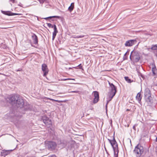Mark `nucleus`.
Segmentation results:
<instances>
[{
    "label": "nucleus",
    "mask_w": 157,
    "mask_h": 157,
    "mask_svg": "<svg viewBox=\"0 0 157 157\" xmlns=\"http://www.w3.org/2000/svg\"><path fill=\"white\" fill-rule=\"evenodd\" d=\"M130 59L134 63L138 62L140 59L139 52L134 50H133L131 53Z\"/></svg>",
    "instance_id": "1"
},
{
    "label": "nucleus",
    "mask_w": 157,
    "mask_h": 157,
    "mask_svg": "<svg viewBox=\"0 0 157 157\" xmlns=\"http://www.w3.org/2000/svg\"><path fill=\"white\" fill-rule=\"evenodd\" d=\"M108 140L113 148L114 157H118V145L115 140L114 136L113 137V140H111L109 139H108Z\"/></svg>",
    "instance_id": "2"
},
{
    "label": "nucleus",
    "mask_w": 157,
    "mask_h": 157,
    "mask_svg": "<svg viewBox=\"0 0 157 157\" xmlns=\"http://www.w3.org/2000/svg\"><path fill=\"white\" fill-rule=\"evenodd\" d=\"M144 98L145 100L148 104L153 102V98L151 96V91L148 88L145 89L144 92Z\"/></svg>",
    "instance_id": "3"
},
{
    "label": "nucleus",
    "mask_w": 157,
    "mask_h": 157,
    "mask_svg": "<svg viewBox=\"0 0 157 157\" xmlns=\"http://www.w3.org/2000/svg\"><path fill=\"white\" fill-rule=\"evenodd\" d=\"M108 83L110 87V91L109 94V101H111L113 97L115 95L117 92V88L113 83H110L108 81Z\"/></svg>",
    "instance_id": "4"
},
{
    "label": "nucleus",
    "mask_w": 157,
    "mask_h": 157,
    "mask_svg": "<svg viewBox=\"0 0 157 157\" xmlns=\"http://www.w3.org/2000/svg\"><path fill=\"white\" fill-rule=\"evenodd\" d=\"M16 106L17 108H22L24 107L25 110H27L28 109V107H26L25 106L24 100L21 97H18L15 103Z\"/></svg>",
    "instance_id": "5"
},
{
    "label": "nucleus",
    "mask_w": 157,
    "mask_h": 157,
    "mask_svg": "<svg viewBox=\"0 0 157 157\" xmlns=\"http://www.w3.org/2000/svg\"><path fill=\"white\" fill-rule=\"evenodd\" d=\"M144 152V148L143 147L139 144L137 145L135 147L133 151V153L136 156L140 157Z\"/></svg>",
    "instance_id": "6"
},
{
    "label": "nucleus",
    "mask_w": 157,
    "mask_h": 157,
    "mask_svg": "<svg viewBox=\"0 0 157 157\" xmlns=\"http://www.w3.org/2000/svg\"><path fill=\"white\" fill-rule=\"evenodd\" d=\"M41 119L46 126L48 128H51L52 126V122L51 120L46 115L43 116Z\"/></svg>",
    "instance_id": "7"
},
{
    "label": "nucleus",
    "mask_w": 157,
    "mask_h": 157,
    "mask_svg": "<svg viewBox=\"0 0 157 157\" xmlns=\"http://www.w3.org/2000/svg\"><path fill=\"white\" fill-rule=\"evenodd\" d=\"M45 144L46 147L50 150H55L57 146L56 143L52 141H46Z\"/></svg>",
    "instance_id": "8"
},
{
    "label": "nucleus",
    "mask_w": 157,
    "mask_h": 157,
    "mask_svg": "<svg viewBox=\"0 0 157 157\" xmlns=\"http://www.w3.org/2000/svg\"><path fill=\"white\" fill-rule=\"evenodd\" d=\"M136 43L137 41L136 40H130L126 41L124 45L126 47H131L136 44Z\"/></svg>",
    "instance_id": "9"
},
{
    "label": "nucleus",
    "mask_w": 157,
    "mask_h": 157,
    "mask_svg": "<svg viewBox=\"0 0 157 157\" xmlns=\"http://www.w3.org/2000/svg\"><path fill=\"white\" fill-rule=\"evenodd\" d=\"M41 67L42 70L44 73L43 75L44 77L46 76L48 72L47 66L46 64L44 63L42 65Z\"/></svg>",
    "instance_id": "10"
},
{
    "label": "nucleus",
    "mask_w": 157,
    "mask_h": 157,
    "mask_svg": "<svg viewBox=\"0 0 157 157\" xmlns=\"http://www.w3.org/2000/svg\"><path fill=\"white\" fill-rule=\"evenodd\" d=\"M94 97L93 100V103L95 104L97 103L99 100V94L98 92L97 91H94L93 92Z\"/></svg>",
    "instance_id": "11"
},
{
    "label": "nucleus",
    "mask_w": 157,
    "mask_h": 157,
    "mask_svg": "<svg viewBox=\"0 0 157 157\" xmlns=\"http://www.w3.org/2000/svg\"><path fill=\"white\" fill-rule=\"evenodd\" d=\"M14 149L10 150H2L0 153V155L2 156H4L7 155L9 154Z\"/></svg>",
    "instance_id": "12"
},
{
    "label": "nucleus",
    "mask_w": 157,
    "mask_h": 157,
    "mask_svg": "<svg viewBox=\"0 0 157 157\" xmlns=\"http://www.w3.org/2000/svg\"><path fill=\"white\" fill-rule=\"evenodd\" d=\"M1 12L2 13L5 15H8L9 16H11L15 15H21V14L15 13L12 12L11 11H4L1 10Z\"/></svg>",
    "instance_id": "13"
},
{
    "label": "nucleus",
    "mask_w": 157,
    "mask_h": 157,
    "mask_svg": "<svg viewBox=\"0 0 157 157\" xmlns=\"http://www.w3.org/2000/svg\"><path fill=\"white\" fill-rule=\"evenodd\" d=\"M31 37L33 44H38V38L37 36L34 33H32Z\"/></svg>",
    "instance_id": "14"
},
{
    "label": "nucleus",
    "mask_w": 157,
    "mask_h": 157,
    "mask_svg": "<svg viewBox=\"0 0 157 157\" xmlns=\"http://www.w3.org/2000/svg\"><path fill=\"white\" fill-rule=\"evenodd\" d=\"M17 98V96H16L15 95H13L10 98L9 100L10 102L12 103H15Z\"/></svg>",
    "instance_id": "15"
},
{
    "label": "nucleus",
    "mask_w": 157,
    "mask_h": 157,
    "mask_svg": "<svg viewBox=\"0 0 157 157\" xmlns=\"http://www.w3.org/2000/svg\"><path fill=\"white\" fill-rule=\"evenodd\" d=\"M152 71L153 76H155L156 75V72L157 71V69L156 68V66L155 64H152Z\"/></svg>",
    "instance_id": "16"
},
{
    "label": "nucleus",
    "mask_w": 157,
    "mask_h": 157,
    "mask_svg": "<svg viewBox=\"0 0 157 157\" xmlns=\"http://www.w3.org/2000/svg\"><path fill=\"white\" fill-rule=\"evenodd\" d=\"M136 99L138 101V102L140 103L141 99H142V96H141V94L140 92L138 93L136 97Z\"/></svg>",
    "instance_id": "17"
},
{
    "label": "nucleus",
    "mask_w": 157,
    "mask_h": 157,
    "mask_svg": "<svg viewBox=\"0 0 157 157\" xmlns=\"http://www.w3.org/2000/svg\"><path fill=\"white\" fill-rule=\"evenodd\" d=\"M55 30H54V32H53L52 34V40H54L56 37V34L58 32L57 30H56V29L55 27Z\"/></svg>",
    "instance_id": "18"
},
{
    "label": "nucleus",
    "mask_w": 157,
    "mask_h": 157,
    "mask_svg": "<svg viewBox=\"0 0 157 157\" xmlns=\"http://www.w3.org/2000/svg\"><path fill=\"white\" fill-rule=\"evenodd\" d=\"M47 26L49 28H53L54 30H55V27L56 30L57 29V28L56 27V25L54 24V25H52V24L49 23H47Z\"/></svg>",
    "instance_id": "19"
},
{
    "label": "nucleus",
    "mask_w": 157,
    "mask_h": 157,
    "mask_svg": "<svg viewBox=\"0 0 157 157\" xmlns=\"http://www.w3.org/2000/svg\"><path fill=\"white\" fill-rule=\"evenodd\" d=\"M60 145H61L62 147H65L67 145V142L65 141H61Z\"/></svg>",
    "instance_id": "20"
},
{
    "label": "nucleus",
    "mask_w": 157,
    "mask_h": 157,
    "mask_svg": "<svg viewBox=\"0 0 157 157\" xmlns=\"http://www.w3.org/2000/svg\"><path fill=\"white\" fill-rule=\"evenodd\" d=\"M52 18H59L60 17L59 16H50V17H47L44 18H43V19H45V20H47L48 19H51Z\"/></svg>",
    "instance_id": "21"
},
{
    "label": "nucleus",
    "mask_w": 157,
    "mask_h": 157,
    "mask_svg": "<svg viewBox=\"0 0 157 157\" xmlns=\"http://www.w3.org/2000/svg\"><path fill=\"white\" fill-rule=\"evenodd\" d=\"M124 78L125 80L129 83H131L133 82V80H131L128 77H125Z\"/></svg>",
    "instance_id": "22"
},
{
    "label": "nucleus",
    "mask_w": 157,
    "mask_h": 157,
    "mask_svg": "<svg viewBox=\"0 0 157 157\" xmlns=\"http://www.w3.org/2000/svg\"><path fill=\"white\" fill-rule=\"evenodd\" d=\"M151 49L153 50H157V45L155 44L154 45H153Z\"/></svg>",
    "instance_id": "23"
},
{
    "label": "nucleus",
    "mask_w": 157,
    "mask_h": 157,
    "mask_svg": "<svg viewBox=\"0 0 157 157\" xmlns=\"http://www.w3.org/2000/svg\"><path fill=\"white\" fill-rule=\"evenodd\" d=\"M74 7L73 6H70L68 8V10L70 12H71L73 10Z\"/></svg>",
    "instance_id": "24"
},
{
    "label": "nucleus",
    "mask_w": 157,
    "mask_h": 157,
    "mask_svg": "<svg viewBox=\"0 0 157 157\" xmlns=\"http://www.w3.org/2000/svg\"><path fill=\"white\" fill-rule=\"evenodd\" d=\"M138 72V75L139 76H140L143 78V79H144V75L142 74L139 72Z\"/></svg>",
    "instance_id": "25"
},
{
    "label": "nucleus",
    "mask_w": 157,
    "mask_h": 157,
    "mask_svg": "<svg viewBox=\"0 0 157 157\" xmlns=\"http://www.w3.org/2000/svg\"><path fill=\"white\" fill-rule=\"evenodd\" d=\"M46 0H39V1L40 4H43Z\"/></svg>",
    "instance_id": "26"
},
{
    "label": "nucleus",
    "mask_w": 157,
    "mask_h": 157,
    "mask_svg": "<svg viewBox=\"0 0 157 157\" xmlns=\"http://www.w3.org/2000/svg\"><path fill=\"white\" fill-rule=\"evenodd\" d=\"M77 36L78 37V38L83 37L85 36L84 35H78Z\"/></svg>",
    "instance_id": "27"
},
{
    "label": "nucleus",
    "mask_w": 157,
    "mask_h": 157,
    "mask_svg": "<svg viewBox=\"0 0 157 157\" xmlns=\"http://www.w3.org/2000/svg\"><path fill=\"white\" fill-rule=\"evenodd\" d=\"M110 101H109V100L107 101V103H106V109H107V105L109 103V102Z\"/></svg>",
    "instance_id": "28"
},
{
    "label": "nucleus",
    "mask_w": 157,
    "mask_h": 157,
    "mask_svg": "<svg viewBox=\"0 0 157 157\" xmlns=\"http://www.w3.org/2000/svg\"><path fill=\"white\" fill-rule=\"evenodd\" d=\"M78 68L80 69H81L82 68V66L81 64H79L78 66Z\"/></svg>",
    "instance_id": "29"
},
{
    "label": "nucleus",
    "mask_w": 157,
    "mask_h": 157,
    "mask_svg": "<svg viewBox=\"0 0 157 157\" xmlns=\"http://www.w3.org/2000/svg\"><path fill=\"white\" fill-rule=\"evenodd\" d=\"M75 80L74 79H71V78H66L64 79L63 80Z\"/></svg>",
    "instance_id": "30"
},
{
    "label": "nucleus",
    "mask_w": 157,
    "mask_h": 157,
    "mask_svg": "<svg viewBox=\"0 0 157 157\" xmlns=\"http://www.w3.org/2000/svg\"><path fill=\"white\" fill-rule=\"evenodd\" d=\"M48 157H56V156L55 155H49Z\"/></svg>",
    "instance_id": "31"
},
{
    "label": "nucleus",
    "mask_w": 157,
    "mask_h": 157,
    "mask_svg": "<svg viewBox=\"0 0 157 157\" xmlns=\"http://www.w3.org/2000/svg\"><path fill=\"white\" fill-rule=\"evenodd\" d=\"M10 2H12V3H15V0H9Z\"/></svg>",
    "instance_id": "32"
},
{
    "label": "nucleus",
    "mask_w": 157,
    "mask_h": 157,
    "mask_svg": "<svg viewBox=\"0 0 157 157\" xmlns=\"http://www.w3.org/2000/svg\"><path fill=\"white\" fill-rule=\"evenodd\" d=\"M79 91H72V92H74V93H78Z\"/></svg>",
    "instance_id": "33"
},
{
    "label": "nucleus",
    "mask_w": 157,
    "mask_h": 157,
    "mask_svg": "<svg viewBox=\"0 0 157 157\" xmlns=\"http://www.w3.org/2000/svg\"><path fill=\"white\" fill-rule=\"evenodd\" d=\"M74 3H72L71 4V6H73V7H74Z\"/></svg>",
    "instance_id": "34"
},
{
    "label": "nucleus",
    "mask_w": 157,
    "mask_h": 157,
    "mask_svg": "<svg viewBox=\"0 0 157 157\" xmlns=\"http://www.w3.org/2000/svg\"><path fill=\"white\" fill-rule=\"evenodd\" d=\"M136 125H134L133 127V128L135 130V131L136 130V128H135Z\"/></svg>",
    "instance_id": "35"
},
{
    "label": "nucleus",
    "mask_w": 157,
    "mask_h": 157,
    "mask_svg": "<svg viewBox=\"0 0 157 157\" xmlns=\"http://www.w3.org/2000/svg\"><path fill=\"white\" fill-rule=\"evenodd\" d=\"M50 99L52 101H58V100H55L52 99Z\"/></svg>",
    "instance_id": "36"
},
{
    "label": "nucleus",
    "mask_w": 157,
    "mask_h": 157,
    "mask_svg": "<svg viewBox=\"0 0 157 157\" xmlns=\"http://www.w3.org/2000/svg\"><path fill=\"white\" fill-rule=\"evenodd\" d=\"M73 37L74 38H78V37H77V36H73Z\"/></svg>",
    "instance_id": "37"
},
{
    "label": "nucleus",
    "mask_w": 157,
    "mask_h": 157,
    "mask_svg": "<svg viewBox=\"0 0 157 157\" xmlns=\"http://www.w3.org/2000/svg\"><path fill=\"white\" fill-rule=\"evenodd\" d=\"M61 101H59V100H58V102H61Z\"/></svg>",
    "instance_id": "38"
},
{
    "label": "nucleus",
    "mask_w": 157,
    "mask_h": 157,
    "mask_svg": "<svg viewBox=\"0 0 157 157\" xmlns=\"http://www.w3.org/2000/svg\"><path fill=\"white\" fill-rule=\"evenodd\" d=\"M129 141H130V144H131V140L130 139H129Z\"/></svg>",
    "instance_id": "39"
},
{
    "label": "nucleus",
    "mask_w": 157,
    "mask_h": 157,
    "mask_svg": "<svg viewBox=\"0 0 157 157\" xmlns=\"http://www.w3.org/2000/svg\"><path fill=\"white\" fill-rule=\"evenodd\" d=\"M130 109H127V110H126V111H130Z\"/></svg>",
    "instance_id": "40"
},
{
    "label": "nucleus",
    "mask_w": 157,
    "mask_h": 157,
    "mask_svg": "<svg viewBox=\"0 0 157 157\" xmlns=\"http://www.w3.org/2000/svg\"><path fill=\"white\" fill-rule=\"evenodd\" d=\"M156 142H157V137H156Z\"/></svg>",
    "instance_id": "41"
},
{
    "label": "nucleus",
    "mask_w": 157,
    "mask_h": 157,
    "mask_svg": "<svg viewBox=\"0 0 157 157\" xmlns=\"http://www.w3.org/2000/svg\"><path fill=\"white\" fill-rule=\"evenodd\" d=\"M155 86H157V84H155Z\"/></svg>",
    "instance_id": "42"
},
{
    "label": "nucleus",
    "mask_w": 157,
    "mask_h": 157,
    "mask_svg": "<svg viewBox=\"0 0 157 157\" xmlns=\"http://www.w3.org/2000/svg\"><path fill=\"white\" fill-rule=\"evenodd\" d=\"M2 29H6V28H2Z\"/></svg>",
    "instance_id": "43"
},
{
    "label": "nucleus",
    "mask_w": 157,
    "mask_h": 157,
    "mask_svg": "<svg viewBox=\"0 0 157 157\" xmlns=\"http://www.w3.org/2000/svg\"><path fill=\"white\" fill-rule=\"evenodd\" d=\"M126 54V52L124 54V56H125Z\"/></svg>",
    "instance_id": "44"
},
{
    "label": "nucleus",
    "mask_w": 157,
    "mask_h": 157,
    "mask_svg": "<svg viewBox=\"0 0 157 157\" xmlns=\"http://www.w3.org/2000/svg\"><path fill=\"white\" fill-rule=\"evenodd\" d=\"M33 2H36L35 1Z\"/></svg>",
    "instance_id": "45"
},
{
    "label": "nucleus",
    "mask_w": 157,
    "mask_h": 157,
    "mask_svg": "<svg viewBox=\"0 0 157 157\" xmlns=\"http://www.w3.org/2000/svg\"><path fill=\"white\" fill-rule=\"evenodd\" d=\"M45 155H44V156H45ZM44 155H43L41 157H42L43 156H44Z\"/></svg>",
    "instance_id": "46"
},
{
    "label": "nucleus",
    "mask_w": 157,
    "mask_h": 157,
    "mask_svg": "<svg viewBox=\"0 0 157 157\" xmlns=\"http://www.w3.org/2000/svg\"><path fill=\"white\" fill-rule=\"evenodd\" d=\"M84 114H83V116H84Z\"/></svg>",
    "instance_id": "47"
}]
</instances>
